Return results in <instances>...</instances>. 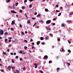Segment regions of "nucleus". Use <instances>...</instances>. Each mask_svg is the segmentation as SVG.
<instances>
[{"instance_id":"de8ad7c7","label":"nucleus","mask_w":73,"mask_h":73,"mask_svg":"<svg viewBox=\"0 0 73 73\" xmlns=\"http://www.w3.org/2000/svg\"><path fill=\"white\" fill-rule=\"evenodd\" d=\"M27 46H25V49H27Z\"/></svg>"},{"instance_id":"a19ab883","label":"nucleus","mask_w":73,"mask_h":73,"mask_svg":"<svg viewBox=\"0 0 73 73\" xmlns=\"http://www.w3.org/2000/svg\"><path fill=\"white\" fill-rule=\"evenodd\" d=\"M5 35H8V33L6 32L5 33Z\"/></svg>"},{"instance_id":"b1692460","label":"nucleus","mask_w":73,"mask_h":73,"mask_svg":"<svg viewBox=\"0 0 73 73\" xmlns=\"http://www.w3.org/2000/svg\"><path fill=\"white\" fill-rule=\"evenodd\" d=\"M73 12H71L70 13V15H73Z\"/></svg>"},{"instance_id":"ddd939ff","label":"nucleus","mask_w":73,"mask_h":73,"mask_svg":"<svg viewBox=\"0 0 73 73\" xmlns=\"http://www.w3.org/2000/svg\"><path fill=\"white\" fill-rule=\"evenodd\" d=\"M41 16V14H39L37 15L36 16V17H40Z\"/></svg>"},{"instance_id":"7ed1b4c3","label":"nucleus","mask_w":73,"mask_h":73,"mask_svg":"<svg viewBox=\"0 0 73 73\" xmlns=\"http://www.w3.org/2000/svg\"><path fill=\"white\" fill-rule=\"evenodd\" d=\"M48 58V56L47 55H45L44 56V57L43 58V59H46V58Z\"/></svg>"},{"instance_id":"f03ea898","label":"nucleus","mask_w":73,"mask_h":73,"mask_svg":"<svg viewBox=\"0 0 73 73\" xmlns=\"http://www.w3.org/2000/svg\"><path fill=\"white\" fill-rule=\"evenodd\" d=\"M12 66H9L7 68V69H9L10 70H11V68H12Z\"/></svg>"},{"instance_id":"20e7f679","label":"nucleus","mask_w":73,"mask_h":73,"mask_svg":"<svg viewBox=\"0 0 73 73\" xmlns=\"http://www.w3.org/2000/svg\"><path fill=\"white\" fill-rule=\"evenodd\" d=\"M11 12L13 13H16V12L14 11H12Z\"/></svg>"},{"instance_id":"052dcab7","label":"nucleus","mask_w":73,"mask_h":73,"mask_svg":"<svg viewBox=\"0 0 73 73\" xmlns=\"http://www.w3.org/2000/svg\"><path fill=\"white\" fill-rule=\"evenodd\" d=\"M40 23H42V22H43V21H40Z\"/></svg>"},{"instance_id":"a211bd4d","label":"nucleus","mask_w":73,"mask_h":73,"mask_svg":"<svg viewBox=\"0 0 73 73\" xmlns=\"http://www.w3.org/2000/svg\"><path fill=\"white\" fill-rule=\"evenodd\" d=\"M19 4V3H15V6H17V5Z\"/></svg>"},{"instance_id":"473e14b6","label":"nucleus","mask_w":73,"mask_h":73,"mask_svg":"<svg viewBox=\"0 0 73 73\" xmlns=\"http://www.w3.org/2000/svg\"><path fill=\"white\" fill-rule=\"evenodd\" d=\"M68 42L69 44H70V41L69 40H68Z\"/></svg>"},{"instance_id":"0e129e2a","label":"nucleus","mask_w":73,"mask_h":73,"mask_svg":"<svg viewBox=\"0 0 73 73\" xmlns=\"http://www.w3.org/2000/svg\"><path fill=\"white\" fill-rule=\"evenodd\" d=\"M20 61H22V58H20Z\"/></svg>"},{"instance_id":"69168bd1","label":"nucleus","mask_w":73,"mask_h":73,"mask_svg":"<svg viewBox=\"0 0 73 73\" xmlns=\"http://www.w3.org/2000/svg\"><path fill=\"white\" fill-rule=\"evenodd\" d=\"M16 17H18H18H19V16H18V15H16Z\"/></svg>"},{"instance_id":"6e6d98bb","label":"nucleus","mask_w":73,"mask_h":73,"mask_svg":"<svg viewBox=\"0 0 73 73\" xmlns=\"http://www.w3.org/2000/svg\"><path fill=\"white\" fill-rule=\"evenodd\" d=\"M9 42H11V40H9Z\"/></svg>"},{"instance_id":"c85d7f7f","label":"nucleus","mask_w":73,"mask_h":73,"mask_svg":"<svg viewBox=\"0 0 73 73\" xmlns=\"http://www.w3.org/2000/svg\"><path fill=\"white\" fill-rule=\"evenodd\" d=\"M11 68H12V69H14L15 68V66H13V67H12Z\"/></svg>"},{"instance_id":"a878e982","label":"nucleus","mask_w":73,"mask_h":73,"mask_svg":"<svg viewBox=\"0 0 73 73\" xmlns=\"http://www.w3.org/2000/svg\"><path fill=\"white\" fill-rule=\"evenodd\" d=\"M25 7L24 6H23L22 7V9H25Z\"/></svg>"},{"instance_id":"f3484780","label":"nucleus","mask_w":73,"mask_h":73,"mask_svg":"<svg viewBox=\"0 0 73 73\" xmlns=\"http://www.w3.org/2000/svg\"><path fill=\"white\" fill-rule=\"evenodd\" d=\"M67 23H70V22H71V21L70 20H69V21H67Z\"/></svg>"},{"instance_id":"7c9ffc66","label":"nucleus","mask_w":73,"mask_h":73,"mask_svg":"<svg viewBox=\"0 0 73 73\" xmlns=\"http://www.w3.org/2000/svg\"><path fill=\"white\" fill-rule=\"evenodd\" d=\"M50 36H51V37H53V35H52V34H50Z\"/></svg>"},{"instance_id":"f704fd0d","label":"nucleus","mask_w":73,"mask_h":73,"mask_svg":"<svg viewBox=\"0 0 73 73\" xmlns=\"http://www.w3.org/2000/svg\"><path fill=\"white\" fill-rule=\"evenodd\" d=\"M24 42H28V41H27V40H25L24 41Z\"/></svg>"},{"instance_id":"09e8293b","label":"nucleus","mask_w":73,"mask_h":73,"mask_svg":"<svg viewBox=\"0 0 73 73\" xmlns=\"http://www.w3.org/2000/svg\"><path fill=\"white\" fill-rule=\"evenodd\" d=\"M23 52V51H22L21 50L20 52V53H22V52Z\"/></svg>"},{"instance_id":"ea45409f","label":"nucleus","mask_w":73,"mask_h":73,"mask_svg":"<svg viewBox=\"0 0 73 73\" xmlns=\"http://www.w3.org/2000/svg\"><path fill=\"white\" fill-rule=\"evenodd\" d=\"M34 48H35V46H32V49H34Z\"/></svg>"},{"instance_id":"72a5a7b5","label":"nucleus","mask_w":73,"mask_h":73,"mask_svg":"<svg viewBox=\"0 0 73 73\" xmlns=\"http://www.w3.org/2000/svg\"><path fill=\"white\" fill-rule=\"evenodd\" d=\"M68 51L69 53H70L71 52V51H70V50H68Z\"/></svg>"},{"instance_id":"79ce46f5","label":"nucleus","mask_w":73,"mask_h":73,"mask_svg":"<svg viewBox=\"0 0 73 73\" xmlns=\"http://www.w3.org/2000/svg\"><path fill=\"white\" fill-rule=\"evenodd\" d=\"M3 53L4 54H6V53L5 52H3Z\"/></svg>"},{"instance_id":"6e6552de","label":"nucleus","mask_w":73,"mask_h":73,"mask_svg":"<svg viewBox=\"0 0 73 73\" xmlns=\"http://www.w3.org/2000/svg\"><path fill=\"white\" fill-rule=\"evenodd\" d=\"M61 26H62V27H65V25H64V23H62V24Z\"/></svg>"},{"instance_id":"bf43d9fd","label":"nucleus","mask_w":73,"mask_h":73,"mask_svg":"<svg viewBox=\"0 0 73 73\" xmlns=\"http://www.w3.org/2000/svg\"><path fill=\"white\" fill-rule=\"evenodd\" d=\"M56 20V18H54L53 19V20L54 21H55V20Z\"/></svg>"},{"instance_id":"603ef678","label":"nucleus","mask_w":73,"mask_h":73,"mask_svg":"<svg viewBox=\"0 0 73 73\" xmlns=\"http://www.w3.org/2000/svg\"><path fill=\"white\" fill-rule=\"evenodd\" d=\"M67 64H68V66L70 65V63H67Z\"/></svg>"},{"instance_id":"4c0bfd02","label":"nucleus","mask_w":73,"mask_h":73,"mask_svg":"<svg viewBox=\"0 0 73 73\" xmlns=\"http://www.w3.org/2000/svg\"><path fill=\"white\" fill-rule=\"evenodd\" d=\"M56 12H60V11L59 10H56Z\"/></svg>"},{"instance_id":"2f4dec72","label":"nucleus","mask_w":73,"mask_h":73,"mask_svg":"<svg viewBox=\"0 0 73 73\" xmlns=\"http://www.w3.org/2000/svg\"><path fill=\"white\" fill-rule=\"evenodd\" d=\"M12 62L13 63H15V62H14V61H13V60H12Z\"/></svg>"},{"instance_id":"bb28decb","label":"nucleus","mask_w":73,"mask_h":73,"mask_svg":"<svg viewBox=\"0 0 73 73\" xmlns=\"http://www.w3.org/2000/svg\"><path fill=\"white\" fill-rule=\"evenodd\" d=\"M5 42H7V41H8V39H5Z\"/></svg>"},{"instance_id":"c03bdc74","label":"nucleus","mask_w":73,"mask_h":73,"mask_svg":"<svg viewBox=\"0 0 73 73\" xmlns=\"http://www.w3.org/2000/svg\"><path fill=\"white\" fill-rule=\"evenodd\" d=\"M37 14V12H36L35 13L34 15H36Z\"/></svg>"},{"instance_id":"4d7b16f0","label":"nucleus","mask_w":73,"mask_h":73,"mask_svg":"<svg viewBox=\"0 0 73 73\" xmlns=\"http://www.w3.org/2000/svg\"><path fill=\"white\" fill-rule=\"evenodd\" d=\"M56 8H58V5H56Z\"/></svg>"},{"instance_id":"5fc2aeb1","label":"nucleus","mask_w":73,"mask_h":73,"mask_svg":"<svg viewBox=\"0 0 73 73\" xmlns=\"http://www.w3.org/2000/svg\"><path fill=\"white\" fill-rule=\"evenodd\" d=\"M55 23H53L52 24V25H55Z\"/></svg>"},{"instance_id":"a18cd8bd","label":"nucleus","mask_w":73,"mask_h":73,"mask_svg":"<svg viewBox=\"0 0 73 73\" xmlns=\"http://www.w3.org/2000/svg\"><path fill=\"white\" fill-rule=\"evenodd\" d=\"M19 12H23V11H22V10H20L19 11Z\"/></svg>"},{"instance_id":"c756f323","label":"nucleus","mask_w":73,"mask_h":73,"mask_svg":"<svg viewBox=\"0 0 73 73\" xmlns=\"http://www.w3.org/2000/svg\"><path fill=\"white\" fill-rule=\"evenodd\" d=\"M19 26L20 28H22V25H21V24H20Z\"/></svg>"},{"instance_id":"412c9836","label":"nucleus","mask_w":73,"mask_h":73,"mask_svg":"<svg viewBox=\"0 0 73 73\" xmlns=\"http://www.w3.org/2000/svg\"><path fill=\"white\" fill-rule=\"evenodd\" d=\"M61 15V13H60L58 15V16H60Z\"/></svg>"},{"instance_id":"2eb2a0df","label":"nucleus","mask_w":73,"mask_h":73,"mask_svg":"<svg viewBox=\"0 0 73 73\" xmlns=\"http://www.w3.org/2000/svg\"><path fill=\"white\" fill-rule=\"evenodd\" d=\"M39 43H40V41H38L36 43V44L38 45V44H39Z\"/></svg>"},{"instance_id":"5701e85b","label":"nucleus","mask_w":73,"mask_h":73,"mask_svg":"<svg viewBox=\"0 0 73 73\" xmlns=\"http://www.w3.org/2000/svg\"><path fill=\"white\" fill-rule=\"evenodd\" d=\"M24 52V51H23L22 52V54H25V52Z\"/></svg>"},{"instance_id":"4468645a","label":"nucleus","mask_w":73,"mask_h":73,"mask_svg":"<svg viewBox=\"0 0 73 73\" xmlns=\"http://www.w3.org/2000/svg\"><path fill=\"white\" fill-rule=\"evenodd\" d=\"M57 72H58L59 70H60V68H58L56 69Z\"/></svg>"},{"instance_id":"0eeeda50","label":"nucleus","mask_w":73,"mask_h":73,"mask_svg":"<svg viewBox=\"0 0 73 73\" xmlns=\"http://www.w3.org/2000/svg\"><path fill=\"white\" fill-rule=\"evenodd\" d=\"M46 23H47L48 24H49V23H50V21L48 20V21H46Z\"/></svg>"},{"instance_id":"e433bc0d","label":"nucleus","mask_w":73,"mask_h":73,"mask_svg":"<svg viewBox=\"0 0 73 73\" xmlns=\"http://www.w3.org/2000/svg\"><path fill=\"white\" fill-rule=\"evenodd\" d=\"M52 61L51 60H50V61H49V64H50L51 63V62Z\"/></svg>"},{"instance_id":"e2e57ef3","label":"nucleus","mask_w":73,"mask_h":73,"mask_svg":"<svg viewBox=\"0 0 73 73\" xmlns=\"http://www.w3.org/2000/svg\"><path fill=\"white\" fill-rule=\"evenodd\" d=\"M38 64H35V66H37L38 65Z\"/></svg>"},{"instance_id":"f257e3e1","label":"nucleus","mask_w":73,"mask_h":73,"mask_svg":"<svg viewBox=\"0 0 73 73\" xmlns=\"http://www.w3.org/2000/svg\"><path fill=\"white\" fill-rule=\"evenodd\" d=\"M0 31L1 34L2 35H3L4 33V31H3V30H1Z\"/></svg>"},{"instance_id":"864d4df0","label":"nucleus","mask_w":73,"mask_h":73,"mask_svg":"<svg viewBox=\"0 0 73 73\" xmlns=\"http://www.w3.org/2000/svg\"><path fill=\"white\" fill-rule=\"evenodd\" d=\"M58 41H60V39H59V38H58Z\"/></svg>"},{"instance_id":"9b49d317","label":"nucleus","mask_w":73,"mask_h":73,"mask_svg":"<svg viewBox=\"0 0 73 73\" xmlns=\"http://www.w3.org/2000/svg\"><path fill=\"white\" fill-rule=\"evenodd\" d=\"M45 39L46 40H48L49 39V37L48 36L46 37L45 38Z\"/></svg>"},{"instance_id":"423d86ee","label":"nucleus","mask_w":73,"mask_h":73,"mask_svg":"<svg viewBox=\"0 0 73 73\" xmlns=\"http://www.w3.org/2000/svg\"><path fill=\"white\" fill-rule=\"evenodd\" d=\"M46 29H47V30H50V28H48L47 27H46Z\"/></svg>"},{"instance_id":"4be33fe9","label":"nucleus","mask_w":73,"mask_h":73,"mask_svg":"<svg viewBox=\"0 0 73 73\" xmlns=\"http://www.w3.org/2000/svg\"><path fill=\"white\" fill-rule=\"evenodd\" d=\"M11 31H14V29H13V28H11Z\"/></svg>"},{"instance_id":"39448f33","label":"nucleus","mask_w":73,"mask_h":73,"mask_svg":"<svg viewBox=\"0 0 73 73\" xmlns=\"http://www.w3.org/2000/svg\"><path fill=\"white\" fill-rule=\"evenodd\" d=\"M60 50L61 52H62V51H63V52H65V50H64V48H61L60 49Z\"/></svg>"},{"instance_id":"338daca9","label":"nucleus","mask_w":73,"mask_h":73,"mask_svg":"<svg viewBox=\"0 0 73 73\" xmlns=\"http://www.w3.org/2000/svg\"><path fill=\"white\" fill-rule=\"evenodd\" d=\"M25 33H28V32L27 31H25Z\"/></svg>"},{"instance_id":"9d476101","label":"nucleus","mask_w":73,"mask_h":73,"mask_svg":"<svg viewBox=\"0 0 73 73\" xmlns=\"http://www.w3.org/2000/svg\"><path fill=\"white\" fill-rule=\"evenodd\" d=\"M14 23H15V21H12V22L11 23V24L12 25H13V24H14Z\"/></svg>"},{"instance_id":"13d9d810","label":"nucleus","mask_w":73,"mask_h":73,"mask_svg":"<svg viewBox=\"0 0 73 73\" xmlns=\"http://www.w3.org/2000/svg\"><path fill=\"white\" fill-rule=\"evenodd\" d=\"M32 45H35V43H34V42H32Z\"/></svg>"},{"instance_id":"774afa93","label":"nucleus","mask_w":73,"mask_h":73,"mask_svg":"<svg viewBox=\"0 0 73 73\" xmlns=\"http://www.w3.org/2000/svg\"><path fill=\"white\" fill-rule=\"evenodd\" d=\"M31 41H33V39H31L30 40Z\"/></svg>"},{"instance_id":"1a4fd4ad","label":"nucleus","mask_w":73,"mask_h":73,"mask_svg":"<svg viewBox=\"0 0 73 73\" xmlns=\"http://www.w3.org/2000/svg\"><path fill=\"white\" fill-rule=\"evenodd\" d=\"M27 22L28 24H30V23H31V21H30V20H28Z\"/></svg>"},{"instance_id":"58836bf2","label":"nucleus","mask_w":73,"mask_h":73,"mask_svg":"<svg viewBox=\"0 0 73 73\" xmlns=\"http://www.w3.org/2000/svg\"><path fill=\"white\" fill-rule=\"evenodd\" d=\"M25 2H27V0H25L24 1V3H25Z\"/></svg>"},{"instance_id":"dca6fc26","label":"nucleus","mask_w":73,"mask_h":73,"mask_svg":"<svg viewBox=\"0 0 73 73\" xmlns=\"http://www.w3.org/2000/svg\"><path fill=\"white\" fill-rule=\"evenodd\" d=\"M45 11H46V12H47V11H48V9H45Z\"/></svg>"},{"instance_id":"680f3d73","label":"nucleus","mask_w":73,"mask_h":73,"mask_svg":"<svg viewBox=\"0 0 73 73\" xmlns=\"http://www.w3.org/2000/svg\"><path fill=\"white\" fill-rule=\"evenodd\" d=\"M7 52H9V49H7Z\"/></svg>"},{"instance_id":"3c124183","label":"nucleus","mask_w":73,"mask_h":73,"mask_svg":"<svg viewBox=\"0 0 73 73\" xmlns=\"http://www.w3.org/2000/svg\"><path fill=\"white\" fill-rule=\"evenodd\" d=\"M21 33H22V35H24V33L23 32H21Z\"/></svg>"},{"instance_id":"37998d69","label":"nucleus","mask_w":73,"mask_h":73,"mask_svg":"<svg viewBox=\"0 0 73 73\" xmlns=\"http://www.w3.org/2000/svg\"><path fill=\"white\" fill-rule=\"evenodd\" d=\"M18 58L19 57H18V56H16V58H17H17Z\"/></svg>"},{"instance_id":"c9c22d12","label":"nucleus","mask_w":73,"mask_h":73,"mask_svg":"<svg viewBox=\"0 0 73 73\" xmlns=\"http://www.w3.org/2000/svg\"><path fill=\"white\" fill-rule=\"evenodd\" d=\"M40 73H43V72L41 70H40Z\"/></svg>"},{"instance_id":"49530a36","label":"nucleus","mask_w":73,"mask_h":73,"mask_svg":"<svg viewBox=\"0 0 73 73\" xmlns=\"http://www.w3.org/2000/svg\"><path fill=\"white\" fill-rule=\"evenodd\" d=\"M1 71L2 72H4V70H3V69L1 70Z\"/></svg>"},{"instance_id":"f8f14e48","label":"nucleus","mask_w":73,"mask_h":73,"mask_svg":"<svg viewBox=\"0 0 73 73\" xmlns=\"http://www.w3.org/2000/svg\"><path fill=\"white\" fill-rule=\"evenodd\" d=\"M44 38H43L42 37H40V40H44Z\"/></svg>"},{"instance_id":"aec40b11","label":"nucleus","mask_w":73,"mask_h":73,"mask_svg":"<svg viewBox=\"0 0 73 73\" xmlns=\"http://www.w3.org/2000/svg\"><path fill=\"white\" fill-rule=\"evenodd\" d=\"M6 1L7 3H9L10 2V0H7Z\"/></svg>"},{"instance_id":"6ab92c4d","label":"nucleus","mask_w":73,"mask_h":73,"mask_svg":"<svg viewBox=\"0 0 73 73\" xmlns=\"http://www.w3.org/2000/svg\"><path fill=\"white\" fill-rule=\"evenodd\" d=\"M16 71L17 73H19V70H16Z\"/></svg>"},{"instance_id":"8fccbe9b","label":"nucleus","mask_w":73,"mask_h":73,"mask_svg":"<svg viewBox=\"0 0 73 73\" xmlns=\"http://www.w3.org/2000/svg\"><path fill=\"white\" fill-rule=\"evenodd\" d=\"M11 55H13V53L12 52H11Z\"/></svg>"},{"instance_id":"393cba45","label":"nucleus","mask_w":73,"mask_h":73,"mask_svg":"<svg viewBox=\"0 0 73 73\" xmlns=\"http://www.w3.org/2000/svg\"><path fill=\"white\" fill-rule=\"evenodd\" d=\"M32 5L31 4H30L29 6V8H32Z\"/></svg>"},{"instance_id":"cd10ccee","label":"nucleus","mask_w":73,"mask_h":73,"mask_svg":"<svg viewBox=\"0 0 73 73\" xmlns=\"http://www.w3.org/2000/svg\"><path fill=\"white\" fill-rule=\"evenodd\" d=\"M11 46H12V44H10L9 45V47H11Z\"/></svg>"}]
</instances>
